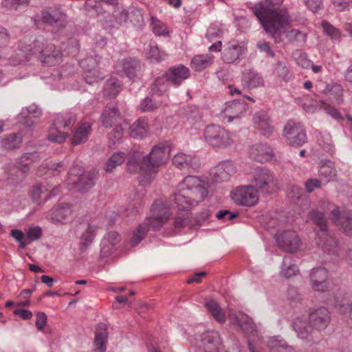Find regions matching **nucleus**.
Returning <instances> with one entry per match:
<instances>
[{"label":"nucleus","mask_w":352,"mask_h":352,"mask_svg":"<svg viewBox=\"0 0 352 352\" xmlns=\"http://www.w3.org/2000/svg\"><path fill=\"white\" fill-rule=\"evenodd\" d=\"M283 0H264L251 7L254 14L262 24L265 30L276 41L280 40L281 34L290 26V16L285 9L275 8Z\"/></svg>","instance_id":"1"},{"label":"nucleus","mask_w":352,"mask_h":352,"mask_svg":"<svg viewBox=\"0 0 352 352\" xmlns=\"http://www.w3.org/2000/svg\"><path fill=\"white\" fill-rule=\"evenodd\" d=\"M208 193L205 181L195 176H188L179 184L173 201L179 210H188L201 202Z\"/></svg>","instance_id":"2"},{"label":"nucleus","mask_w":352,"mask_h":352,"mask_svg":"<svg viewBox=\"0 0 352 352\" xmlns=\"http://www.w3.org/2000/svg\"><path fill=\"white\" fill-rule=\"evenodd\" d=\"M170 147L167 144L160 143L155 146L149 155L144 157L140 166L142 175L148 178L142 179V182H149L152 175L157 172V168L166 163L169 157Z\"/></svg>","instance_id":"3"},{"label":"nucleus","mask_w":352,"mask_h":352,"mask_svg":"<svg viewBox=\"0 0 352 352\" xmlns=\"http://www.w3.org/2000/svg\"><path fill=\"white\" fill-rule=\"evenodd\" d=\"M172 197L171 202L166 199H159L155 201L151 206V217L147 219L151 227L153 229H159L164 225L171 216L170 208L175 204Z\"/></svg>","instance_id":"4"},{"label":"nucleus","mask_w":352,"mask_h":352,"mask_svg":"<svg viewBox=\"0 0 352 352\" xmlns=\"http://www.w3.org/2000/svg\"><path fill=\"white\" fill-rule=\"evenodd\" d=\"M29 50L33 54H40L42 62L47 65H55L60 60V52L52 44L45 45L43 40H36Z\"/></svg>","instance_id":"5"},{"label":"nucleus","mask_w":352,"mask_h":352,"mask_svg":"<svg viewBox=\"0 0 352 352\" xmlns=\"http://www.w3.org/2000/svg\"><path fill=\"white\" fill-rule=\"evenodd\" d=\"M206 141L214 147H224L232 142L230 133L219 125L208 126L204 131Z\"/></svg>","instance_id":"6"},{"label":"nucleus","mask_w":352,"mask_h":352,"mask_svg":"<svg viewBox=\"0 0 352 352\" xmlns=\"http://www.w3.org/2000/svg\"><path fill=\"white\" fill-rule=\"evenodd\" d=\"M232 200L238 205L251 207L258 201V190L253 186H241L231 192Z\"/></svg>","instance_id":"7"},{"label":"nucleus","mask_w":352,"mask_h":352,"mask_svg":"<svg viewBox=\"0 0 352 352\" xmlns=\"http://www.w3.org/2000/svg\"><path fill=\"white\" fill-rule=\"evenodd\" d=\"M36 17L35 24L37 26L40 21L51 26L60 28L65 27L67 24L66 14L58 8L43 10Z\"/></svg>","instance_id":"8"},{"label":"nucleus","mask_w":352,"mask_h":352,"mask_svg":"<svg viewBox=\"0 0 352 352\" xmlns=\"http://www.w3.org/2000/svg\"><path fill=\"white\" fill-rule=\"evenodd\" d=\"M284 135L289 144L294 146H300L306 142V134L300 123L289 120L284 129Z\"/></svg>","instance_id":"9"},{"label":"nucleus","mask_w":352,"mask_h":352,"mask_svg":"<svg viewBox=\"0 0 352 352\" xmlns=\"http://www.w3.org/2000/svg\"><path fill=\"white\" fill-rule=\"evenodd\" d=\"M254 179L257 188L267 193L275 192L279 188L278 179L267 170L257 171Z\"/></svg>","instance_id":"10"},{"label":"nucleus","mask_w":352,"mask_h":352,"mask_svg":"<svg viewBox=\"0 0 352 352\" xmlns=\"http://www.w3.org/2000/svg\"><path fill=\"white\" fill-rule=\"evenodd\" d=\"M69 183L81 192L85 191L93 185V178L89 173H84L78 166H74L69 173Z\"/></svg>","instance_id":"11"},{"label":"nucleus","mask_w":352,"mask_h":352,"mask_svg":"<svg viewBox=\"0 0 352 352\" xmlns=\"http://www.w3.org/2000/svg\"><path fill=\"white\" fill-rule=\"evenodd\" d=\"M278 246L287 252H294L300 247V241L294 231L287 230L280 233L277 238Z\"/></svg>","instance_id":"12"},{"label":"nucleus","mask_w":352,"mask_h":352,"mask_svg":"<svg viewBox=\"0 0 352 352\" xmlns=\"http://www.w3.org/2000/svg\"><path fill=\"white\" fill-rule=\"evenodd\" d=\"M246 109L247 105L245 102L234 100L227 102L221 113L223 118H228L230 122L233 119L239 118L246 111Z\"/></svg>","instance_id":"13"},{"label":"nucleus","mask_w":352,"mask_h":352,"mask_svg":"<svg viewBox=\"0 0 352 352\" xmlns=\"http://www.w3.org/2000/svg\"><path fill=\"white\" fill-rule=\"evenodd\" d=\"M190 76V70L184 65L170 67L165 74L166 80L175 85H179Z\"/></svg>","instance_id":"14"},{"label":"nucleus","mask_w":352,"mask_h":352,"mask_svg":"<svg viewBox=\"0 0 352 352\" xmlns=\"http://www.w3.org/2000/svg\"><path fill=\"white\" fill-rule=\"evenodd\" d=\"M102 124L105 128H111L118 124L124 122L121 114L116 107H106L101 116Z\"/></svg>","instance_id":"15"},{"label":"nucleus","mask_w":352,"mask_h":352,"mask_svg":"<svg viewBox=\"0 0 352 352\" xmlns=\"http://www.w3.org/2000/svg\"><path fill=\"white\" fill-rule=\"evenodd\" d=\"M202 342L205 352H220L222 349L221 340L217 332L207 333L203 338Z\"/></svg>","instance_id":"16"},{"label":"nucleus","mask_w":352,"mask_h":352,"mask_svg":"<svg viewBox=\"0 0 352 352\" xmlns=\"http://www.w3.org/2000/svg\"><path fill=\"white\" fill-rule=\"evenodd\" d=\"M309 320L315 328L324 329L329 322V311L324 307L320 308L310 313Z\"/></svg>","instance_id":"17"},{"label":"nucleus","mask_w":352,"mask_h":352,"mask_svg":"<svg viewBox=\"0 0 352 352\" xmlns=\"http://www.w3.org/2000/svg\"><path fill=\"white\" fill-rule=\"evenodd\" d=\"M108 339L107 327L100 323L98 325L94 339L95 352H105Z\"/></svg>","instance_id":"18"},{"label":"nucleus","mask_w":352,"mask_h":352,"mask_svg":"<svg viewBox=\"0 0 352 352\" xmlns=\"http://www.w3.org/2000/svg\"><path fill=\"white\" fill-rule=\"evenodd\" d=\"M254 122L256 127L260 129L264 135H269L272 133L274 127L265 112L256 113L254 117Z\"/></svg>","instance_id":"19"},{"label":"nucleus","mask_w":352,"mask_h":352,"mask_svg":"<svg viewBox=\"0 0 352 352\" xmlns=\"http://www.w3.org/2000/svg\"><path fill=\"white\" fill-rule=\"evenodd\" d=\"M91 130V126L89 122H82L79 123L73 133L72 138V144L77 145L87 141Z\"/></svg>","instance_id":"20"},{"label":"nucleus","mask_w":352,"mask_h":352,"mask_svg":"<svg viewBox=\"0 0 352 352\" xmlns=\"http://www.w3.org/2000/svg\"><path fill=\"white\" fill-rule=\"evenodd\" d=\"M173 163L179 168L191 167L195 169L199 166L197 157L187 155L182 153H178L173 157Z\"/></svg>","instance_id":"21"},{"label":"nucleus","mask_w":352,"mask_h":352,"mask_svg":"<svg viewBox=\"0 0 352 352\" xmlns=\"http://www.w3.org/2000/svg\"><path fill=\"white\" fill-rule=\"evenodd\" d=\"M39 155L37 153H26L22 155L16 162V167L23 173H28L30 169V165L37 162Z\"/></svg>","instance_id":"22"},{"label":"nucleus","mask_w":352,"mask_h":352,"mask_svg":"<svg viewBox=\"0 0 352 352\" xmlns=\"http://www.w3.org/2000/svg\"><path fill=\"white\" fill-rule=\"evenodd\" d=\"M49 215L52 221L61 222L72 215V210L68 204L58 205L50 210Z\"/></svg>","instance_id":"23"},{"label":"nucleus","mask_w":352,"mask_h":352,"mask_svg":"<svg viewBox=\"0 0 352 352\" xmlns=\"http://www.w3.org/2000/svg\"><path fill=\"white\" fill-rule=\"evenodd\" d=\"M230 320H234L244 331H251L254 329L252 320L245 314L239 311L238 313H230Z\"/></svg>","instance_id":"24"},{"label":"nucleus","mask_w":352,"mask_h":352,"mask_svg":"<svg viewBox=\"0 0 352 352\" xmlns=\"http://www.w3.org/2000/svg\"><path fill=\"white\" fill-rule=\"evenodd\" d=\"M243 50L238 44H232L227 46L223 52V60L226 63H232L236 61L243 53Z\"/></svg>","instance_id":"25"},{"label":"nucleus","mask_w":352,"mask_h":352,"mask_svg":"<svg viewBox=\"0 0 352 352\" xmlns=\"http://www.w3.org/2000/svg\"><path fill=\"white\" fill-rule=\"evenodd\" d=\"M214 56L210 54H200L193 57L191 60V67L196 71H201L210 66Z\"/></svg>","instance_id":"26"},{"label":"nucleus","mask_w":352,"mask_h":352,"mask_svg":"<svg viewBox=\"0 0 352 352\" xmlns=\"http://www.w3.org/2000/svg\"><path fill=\"white\" fill-rule=\"evenodd\" d=\"M63 164L62 163H52L47 162L41 164L38 170L37 175L40 177L45 175H54L63 170Z\"/></svg>","instance_id":"27"},{"label":"nucleus","mask_w":352,"mask_h":352,"mask_svg":"<svg viewBox=\"0 0 352 352\" xmlns=\"http://www.w3.org/2000/svg\"><path fill=\"white\" fill-rule=\"evenodd\" d=\"M21 143L22 135L20 133L6 135L1 141L2 147L8 151L19 148Z\"/></svg>","instance_id":"28"},{"label":"nucleus","mask_w":352,"mask_h":352,"mask_svg":"<svg viewBox=\"0 0 352 352\" xmlns=\"http://www.w3.org/2000/svg\"><path fill=\"white\" fill-rule=\"evenodd\" d=\"M206 307L211 316L219 323H224L226 316L220 305L214 300H210L206 303Z\"/></svg>","instance_id":"29"},{"label":"nucleus","mask_w":352,"mask_h":352,"mask_svg":"<svg viewBox=\"0 0 352 352\" xmlns=\"http://www.w3.org/2000/svg\"><path fill=\"white\" fill-rule=\"evenodd\" d=\"M243 81L248 89L263 86V78L253 71L248 70L243 74Z\"/></svg>","instance_id":"30"},{"label":"nucleus","mask_w":352,"mask_h":352,"mask_svg":"<svg viewBox=\"0 0 352 352\" xmlns=\"http://www.w3.org/2000/svg\"><path fill=\"white\" fill-rule=\"evenodd\" d=\"M271 148L267 145H259L251 148V156L256 160L263 162L271 157Z\"/></svg>","instance_id":"31"},{"label":"nucleus","mask_w":352,"mask_h":352,"mask_svg":"<svg viewBox=\"0 0 352 352\" xmlns=\"http://www.w3.org/2000/svg\"><path fill=\"white\" fill-rule=\"evenodd\" d=\"M148 131V122L144 119H139L130 127V135L135 138H142Z\"/></svg>","instance_id":"32"},{"label":"nucleus","mask_w":352,"mask_h":352,"mask_svg":"<svg viewBox=\"0 0 352 352\" xmlns=\"http://www.w3.org/2000/svg\"><path fill=\"white\" fill-rule=\"evenodd\" d=\"M76 121V116L72 113L58 116L54 120V125L63 129H70Z\"/></svg>","instance_id":"33"},{"label":"nucleus","mask_w":352,"mask_h":352,"mask_svg":"<svg viewBox=\"0 0 352 352\" xmlns=\"http://www.w3.org/2000/svg\"><path fill=\"white\" fill-rule=\"evenodd\" d=\"M60 129V128L56 126L54 122H53L52 126L49 129L47 139L52 142H64L68 137V133L61 132Z\"/></svg>","instance_id":"34"},{"label":"nucleus","mask_w":352,"mask_h":352,"mask_svg":"<svg viewBox=\"0 0 352 352\" xmlns=\"http://www.w3.org/2000/svg\"><path fill=\"white\" fill-rule=\"evenodd\" d=\"M150 228H151V225L147 220L142 224L140 225L133 233V236L131 239V243L132 245H135L140 243Z\"/></svg>","instance_id":"35"},{"label":"nucleus","mask_w":352,"mask_h":352,"mask_svg":"<svg viewBox=\"0 0 352 352\" xmlns=\"http://www.w3.org/2000/svg\"><path fill=\"white\" fill-rule=\"evenodd\" d=\"M121 89L120 82L116 78L109 79L104 88V94L109 97L115 98Z\"/></svg>","instance_id":"36"},{"label":"nucleus","mask_w":352,"mask_h":352,"mask_svg":"<svg viewBox=\"0 0 352 352\" xmlns=\"http://www.w3.org/2000/svg\"><path fill=\"white\" fill-rule=\"evenodd\" d=\"M50 196V190L43 184H36L32 191V197L36 201L45 200Z\"/></svg>","instance_id":"37"},{"label":"nucleus","mask_w":352,"mask_h":352,"mask_svg":"<svg viewBox=\"0 0 352 352\" xmlns=\"http://www.w3.org/2000/svg\"><path fill=\"white\" fill-rule=\"evenodd\" d=\"M125 160L124 153L118 152L113 154L106 164L105 171L111 173L116 166L121 165Z\"/></svg>","instance_id":"38"},{"label":"nucleus","mask_w":352,"mask_h":352,"mask_svg":"<svg viewBox=\"0 0 352 352\" xmlns=\"http://www.w3.org/2000/svg\"><path fill=\"white\" fill-rule=\"evenodd\" d=\"M42 230L39 227H32L29 228L26 232L25 241L20 245L21 248H24L27 245L32 241L37 240L41 238Z\"/></svg>","instance_id":"39"},{"label":"nucleus","mask_w":352,"mask_h":352,"mask_svg":"<svg viewBox=\"0 0 352 352\" xmlns=\"http://www.w3.org/2000/svg\"><path fill=\"white\" fill-rule=\"evenodd\" d=\"M294 327L302 338H306L311 330V327L307 323L306 321L299 318L295 320L294 323Z\"/></svg>","instance_id":"40"},{"label":"nucleus","mask_w":352,"mask_h":352,"mask_svg":"<svg viewBox=\"0 0 352 352\" xmlns=\"http://www.w3.org/2000/svg\"><path fill=\"white\" fill-rule=\"evenodd\" d=\"M23 118L29 120L32 118H38L41 116V111L38 107L34 104H32L23 109L21 113Z\"/></svg>","instance_id":"41"},{"label":"nucleus","mask_w":352,"mask_h":352,"mask_svg":"<svg viewBox=\"0 0 352 352\" xmlns=\"http://www.w3.org/2000/svg\"><path fill=\"white\" fill-rule=\"evenodd\" d=\"M335 305L343 314L350 312L352 310V305L349 303L347 297L342 296L336 298Z\"/></svg>","instance_id":"42"},{"label":"nucleus","mask_w":352,"mask_h":352,"mask_svg":"<svg viewBox=\"0 0 352 352\" xmlns=\"http://www.w3.org/2000/svg\"><path fill=\"white\" fill-rule=\"evenodd\" d=\"M298 272V269L296 265L291 263L289 258H284L283 268L282 270V273L284 276L287 278H290L294 276Z\"/></svg>","instance_id":"43"},{"label":"nucleus","mask_w":352,"mask_h":352,"mask_svg":"<svg viewBox=\"0 0 352 352\" xmlns=\"http://www.w3.org/2000/svg\"><path fill=\"white\" fill-rule=\"evenodd\" d=\"M328 277V272L324 268H317L313 270L311 278L313 283H317L322 281L327 280Z\"/></svg>","instance_id":"44"},{"label":"nucleus","mask_w":352,"mask_h":352,"mask_svg":"<svg viewBox=\"0 0 352 352\" xmlns=\"http://www.w3.org/2000/svg\"><path fill=\"white\" fill-rule=\"evenodd\" d=\"M310 219L318 226L320 227L322 230L326 229V220L322 212L318 211H312L310 212Z\"/></svg>","instance_id":"45"},{"label":"nucleus","mask_w":352,"mask_h":352,"mask_svg":"<svg viewBox=\"0 0 352 352\" xmlns=\"http://www.w3.org/2000/svg\"><path fill=\"white\" fill-rule=\"evenodd\" d=\"M153 32L157 35H168V30L166 25L162 21L152 19Z\"/></svg>","instance_id":"46"},{"label":"nucleus","mask_w":352,"mask_h":352,"mask_svg":"<svg viewBox=\"0 0 352 352\" xmlns=\"http://www.w3.org/2000/svg\"><path fill=\"white\" fill-rule=\"evenodd\" d=\"M289 27H291V25ZM289 28H289L285 32V33L287 32V37L290 41H301V42H305L306 41V34L302 33L298 30H292L287 32V30ZM283 34H284V32H283ZM282 34H283V33L281 34V35Z\"/></svg>","instance_id":"47"},{"label":"nucleus","mask_w":352,"mask_h":352,"mask_svg":"<svg viewBox=\"0 0 352 352\" xmlns=\"http://www.w3.org/2000/svg\"><path fill=\"white\" fill-rule=\"evenodd\" d=\"M322 26L323 28L324 32L332 38H338L340 37V30L332 26L327 21H323L322 23Z\"/></svg>","instance_id":"48"},{"label":"nucleus","mask_w":352,"mask_h":352,"mask_svg":"<svg viewBox=\"0 0 352 352\" xmlns=\"http://www.w3.org/2000/svg\"><path fill=\"white\" fill-rule=\"evenodd\" d=\"M85 80L89 84H92L94 82H98L99 80H101L103 78L102 74L98 70L93 69V70H88L87 71L85 74Z\"/></svg>","instance_id":"49"},{"label":"nucleus","mask_w":352,"mask_h":352,"mask_svg":"<svg viewBox=\"0 0 352 352\" xmlns=\"http://www.w3.org/2000/svg\"><path fill=\"white\" fill-rule=\"evenodd\" d=\"M305 186L306 191L310 193L315 189L320 188L321 182L318 179H309L305 182Z\"/></svg>","instance_id":"50"},{"label":"nucleus","mask_w":352,"mask_h":352,"mask_svg":"<svg viewBox=\"0 0 352 352\" xmlns=\"http://www.w3.org/2000/svg\"><path fill=\"white\" fill-rule=\"evenodd\" d=\"M164 53H160L157 47H151L149 52L148 54V58L155 59L157 61H160L165 57Z\"/></svg>","instance_id":"51"},{"label":"nucleus","mask_w":352,"mask_h":352,"mask_svg":"<svg viewBox=\"0 0 352 352\" xmlns=\"http://www.w3.org/2000/svg\"><path fill=\"white\" fill-rule=\"evenodd\" d=\"M137 68V63L130 61H126L124 63V69L125 71V73L129 78H133L134 76L135 70Z\"/></svg>","instance_id":"52"},{"label":"nucleus","mask_w":352,"mask_h":352,"mask_svg":"<svg viewBox=\"0 0 352 352\" xmlns=\"http://www.w3.org/2000/svg\"><path fill=\"white\" fill-rule=\"evenodd\" d=\"M166 81H167V80H166L165 76L163 77L157 78L155 83L152 86V91L153 92H156V93H158V92L162 93V91H164L166 90V89H162L164 87V83Z\"/></svg>","instance_id":"53"},{"label":"nucleus","mask_w":352,"mask_h":352,"mask_svg":"<svg viewBox=\"0 0 352 352\" xmlns=\"http://www.w3.org/2000/svg\"><path fill=\"white\" fill-rule=\"evenodd\" d=\"M10 38L8 30L5 28L0 26V48L6 47L10 41Z\"/></svg>","instance_id":"54"},{"label":"nucleus","mask_w":352,"mask_h":352,"mask_svg":"<svg viewBox=\"0 0 352 352\" xmlns=\"http://www.w3.org/2000/svg\"><path fill=\"white\" fill-rule=\"evenodd\" d=\"M319 171L320 175L325 177L331 178L336 175L335 170L329 165H322Z\"/></svg>","instance_id":"55"},{"label":"nucleus","mask_w":352,"mask_h":352,"mask_svg":"<svg viewBox=\"0 0 352 352\" xmlns=\"http://www.w3.org/2000/svg\"><path fill=\"white\" fill-rule=\"evenodd\" d=\"M157 108V105L150 98H145L141 104V109L143 111H153Z\"/></svg>","instance_id":"56"},{"label":"nucleus","mask_w":352,"mask_h":352,"mask_svg":"<svg viewBox=\"0 0 352 352\" xmlns=\"http://www.w3.org/2000/svg\"><path fill=\"white\" fill-rule=\"evenodd\" d=\"M47 321V316L43 313L39 312L36 315V326L38 329L41 330L44 328Z\"/></svg>","instance_id":"57"},{"label":"nucleus","mask_w":352,"mask_h":352,"mask_svg":"<svg viewBox=\"0 0 352 352\" xmlns=\"http://www.w3.org/2000/svg\"><path fill=\"white\" fill-rule=\"evenodd\" d=\"M323 109L332 117L335 118H340V113L338 109L331 105L322 102Z\"/></svg>","instance_id":"58"},{"label":"nucleus","mask_w":352,"mask_h":352,"mask_svg":"<svg viewBox=\"0 0 352 352\" xmlns=\"http://www.w3.org/2000/svg\"><path fill=\"white\" fill-rule=\"evenodd\" d=\"M10 235L14 238L17 241L20 242L19 246L22 244L23 242L25 241V236L24 233L18 229L12 230L10 232Z\"/></svg>","instance_id":"59"},{"label":"nucleus","mask_w":352,"mask_h":352,"mask_svg":"<svg viewBox=\"0 0 352 352\" xmlns=\"http://www.w3.org/2000/svg\"><path fill=\"white\" fill-rule=\"evenodd\" d=\"M333 3L339 11H343L349 6V1L346 0H333Z\"/></svg>","instance_id":"60"},{"label":"nucleus","mask_w":352,"mask_h":352,"mask_svg":"<svg viewBox=\"0 0 352 352\" xmlns=\"http://www.w3.org/2000/svg\"><path fill=\"white\" fill-rule=\"evenodd\" d=\"M14 314L19 316L23 320H28L32 317V314L30 311L25 309H16Z\"/></svg>","instance_id":"61"},{"label":"nucleus","mask_w":352,"mask_h":352,"mask_svg":"<svg viewBox=\"0 0 352 352\" xmlns=\"http://www.w3.org/2000/svg\"><path fill=\"white\" fill-rule=\"evenodd\" d=\"M258 48L263 51L265 52L268 56H274V52L271 50L270 44L265 41H261L258 43Z\"/></svg>","instance_id":"62"},{"label":"nucleus","mask_w":352,"mask_h":352,"mask_svg":"<svg viewBox=\"0 0 352 352\" xmlns=\"http://www.w3.org/2000/svg\"><path fill=\"white\" fill-rule=\"evenodd\" d=\"M338 223L340 224L344 232L347 234H351V232L352 231V219L349 218L345 219L344 222L342 221L339 222Z\"/></svg>","instance_id":"63"},{"label":"nucleus","mask_w":352,"mask_h":352,"mask_svg":"<svg viewBox=\"0 0 352 352\" xmlns=\"http://www.w3.org/2000/svg\"><path fill=\"white\" fill-rule=\"evenodd\" d=\"M122 124H118L113 126V127H114L113 136H114V139H115L113 140V143H115L116 140H119L122 136L123 129L122 127Z\"/></svg>","instance_id":"64"}]
</instances>
